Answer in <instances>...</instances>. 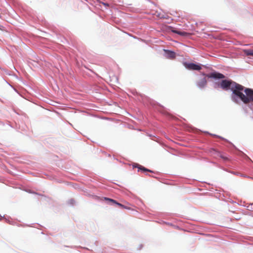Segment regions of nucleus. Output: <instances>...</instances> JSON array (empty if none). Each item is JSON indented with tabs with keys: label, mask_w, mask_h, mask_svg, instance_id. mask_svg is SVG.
<instances>
[{
	"label": "nucleus",
	"mask_w": 253,
	"mask_h": 253,
	"mask_svg": "<svg viewBox=\"0 0 253 253\" xmlns=\"http://www.w3.org/2000/svg\"><path fill=\"white\" fill-rule=\"evenodd\" d=\"M105 200H106V201H110L113 203H114L115 204H116L117 205H118L119 207L122 208V209H128L129 210L130 208H128L126 206L121 204V203H118L116 201L113 200V199H110V198H105Z\"/></svg>",
	"instance_id": "5"
},
{
	"label": "nucleus",
	"mask_w": 253,
	"mask_h": 253,
	"mask_svg": "<svg viewBox=\"0 0 253 253\" xmlns=\"http://www.w3.org/2000/svg\"><path fill=\"white\" fill-rule=\"evenodd\" d=\"M135 167H137L138 168V169L141 170H143L144 171H150V172H151V171L150 170H149L148 169H147L146 168L140 166V165H137V166H135Z\"/></svg>",
	"instance_id": "10"
},
{
	"label": "nucleus",
	"mask_w": 253,
	"mask_h": 253,
	"mask_svg": "<svg viewBox=\"0 0 253 253\" xmlns=\"http://www.w3.org/2000/svg\"><path fill=\"white\" fill-rule=\"evenodd\" d=\"M207 80L205 78L201 79L198 83V85L200 87H203L207 84Z\"/></svg>",
	"instance_id": "7"
},
{
	"label": "nucleus",
	"mask_w": 253,
	"mask_h": 253,
	"mask_svg": "<svg viewBox=\"0 0 253 253\" xmlns=\"http://www.w3.org/2000/svg\"><path fill=\"white\" fill-rule=\"evenodd\" d=\"M220 85L224 90H227L230 89L232 91L231 97L232 100L236 103L238 101V99H240L245 89V87L243 85L231 80H222Z\"/></svg>",
	"instance_id": "1"
},
{
	"label": "nucleus",
	"mask_w": 253,
	"mask_h": 253,
	"mask_svg": "<svg viewBox=\"0 0 253 253\" xmlns=\"http://www.w3.org/2000/svg\"><path fill=\"white\" fill-rule=\"evenodd\" d=\"M218 157L221 158L224 161L227 162L230 161V159L226 155L220 153L218 152L217 154Z\"/></svg>",
	"instance_id": "8"
},
{
	"label": "nucleus",
	"mask_w": 253,
	"mask_h": 253,
	"mask_svg": "<svg viewBox=\"0 0 253 253\" xmlns=\"http://www.w3.org/2000/svg\"><path fill=\"white\" fill-rule=\"evenodd\" d=\"M240 100L245 104L253 101V90L249 88H245Z\"/></svg>",
	"instance_id": "2"
},
{
	"label": "nucleus",
	"mask_w": 253,
	"mask_h": 253,
	"mask_svg": "<svg viewBox=\"0 0 253 253\" xmlns=\"http://www.w3.org/2000/svg\"><path fill=\"white\" fill-rule=\"evenodd\" d=\"M165 52L167 54V57L169 59H174L175 57V53L173 51L168 50H164Z\"/></svg>",
	"instance_id": "6"
},
{
	"label": "nucleus",
	"mask_w": 253,
	"mask_h": 253,
	"mask_svg": "<svg viewBox=\"0 0 253 253\" xmlns=\"http://www.w3.org/2000/svg\"><path fill=\"white\" fill-rule=\"evenodd\" d=\"M171 31L174 33L177 34H178L180 36H185L188 35V34L186 32L179 31H177L176 30H172Z\"/></svg>",
	"instance_id": "9"
},
{
	"label": "nucleus",
	"mask_w": 253,
	"mask_h": 253,
	"mask_svg": "<svg viewBox=\"0 0 253 253\" xmlns=\"http://www.w3.org/2000/svg\"><path fill=\"white\" fill-rule=\"evenodd\" d=\"M244 53L247 55L253 56V49H246L244 50Z\"/></svg>",
	"instance_id": "11"
},
{
	"label": "nucleus",
	"mask_w": 253,
	"mask_h": 253,
	"mask_svg": "<svg viewBox=\"0 0 253 253\" xmlns=\"http://www.w3.org/2000/svg\"><path fill=\"white\" fill-rule=\"evenodd\" d=\"M207 76L209 78L214 79H223L225 77L223 74L219 73H212L207 75Z\"/></svg>",
	"instance_id": "4"
},
{
	"label": "nucleus",
	"mask_w": 253,
	"mask_h": 253,
	"mask_svg": "<svg viewBox=\"0 0 253 253\" xmlns=\"http://www.w3.org/2000/svg\"><path fill=\"white\" fill-rule=\"evenodd\" d=\"M185 66L187 69L190 70L199 71L202 69L200 65L196 64H194L193 63H185Z\"/></svg>",
	"instance_id": "3"
}]
</instances>
